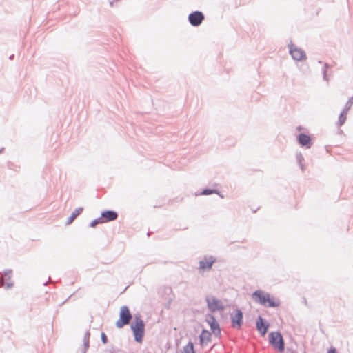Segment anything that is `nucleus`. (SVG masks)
<instances>
[{
	"label": "nucleus",
	"instance_id": "obj_1",
	"mask_svg": "<svg viewBox=\"0 0 353 353\" xmlns=\"http://www.w3.org/2000/svg\"><path fill=\"white\" fill-rule=\"evenodd\" d=\"M252 300L264 307H276L280 305V301L278 299L272 297L270 294L265 291L259 290L252 294Z\"/></svg>",
	"mask_w": 353,
	"mask_h": 353
},
{
	"label": "nucleus",
	"instance_id": "obj_2",
	"mask_svg": "<svg viewBox=\"0 0 353 353\" xmlns=\"http://www.w3.org/2000/svg\"><path fill=\"white\" fill-rule=\"evenodd\" d=\"M145 325L140 316H136L131 325V329L134 336V340L138 343H141L144 335Z\"/></svg>",
	"mask_w": 353,
	"mask_h": 353
},
{
	"label": "nucleus",
	"instance_id": "obj_3",
	"mask_svg": "<svg viewBox=\"0 0 353 353\" xmlns=\"http://www.w3.org/2000/svg\"><path fill=\"white\" fill-rule=\"evenodd\" d=\"M132 316L129 308L123 305L120 309L119 319L116 322V326L118 328H122L124 325L129 324Z\"/></svg>",
	"mask_w": 353,
	"mask_h": 353
},
{
	"label": "nucleus",
	"instance_id": "obj_4",
	"mask_svg": "<svg viewBox=\"0 0 353 353\" xmlns=\"http://www.w3.org/2000/svg\"><path fill=\"white\" fill-rule=\"evenodd\" d=\"M270 343L274 348L278 349L280 352H283L285 349L284 341L281 333L272 332L269 334Z\"/></svg>",
	"mask_w": 353,
	"mask_h": 353
},
{
	"label": "nucleus",
	"instance_id": "obj_5",
	"mask_svg": "<svg viewBox=\"0 0 353 353\" xmlns=\"http://www.w3.org/2000/svg\"><path fill=\"white\" fill-rule=\"evenodd\" d=\"M289 52L294 60L303 61L307 59L305 51L301 48L294 45L292 42L288 44Z\"/></svg>",
	"mask_w": 353,
	"mask_h": 353
},
{
	"label": "nucleus",
	"instance_id": "obj_6",
	"mask_svg": "<svg viewBox=\"0 0 353 353\" xmlns=\"http://www.w3.org/2000/svg\"><path fill=\"white\" fill-rule=\"evenodd\" d=\"M208 310L212 312L222 311L224 309L223 303L214 296H207L205 298Z\"/></svg>",
	"mask_w": 353,
	"mask_h": 353
},
{
	"label": "nucleus",
	"instance_id": "obj_7",
	"mask_svg": "<svg viewBox=\"0 0 353 353\" xmlns=\"http://www.w3.org/2000/svg\"><path fill=\"white\" fill-rule=\"evenodd\" d=\"M216 261V259L213 256H204L199 261L200 272H205L211 270L212 265Z\"/></svg>",
	"mask_w": 353,
	"mask_h": 353
},
{
	"label": "nucleus",
	"instance_id": "obj_8",
	"mask_svg": "<svg viewBox=\"0 0 353 353\" xmlns=\"http://www.w3.org/2000/svg\"><path fill=\"white\" fill-rule=\"evenodd\" d=\"M205 19V16L201 11H194L188 16V21L192 26H199Z\"/></svg>",
	"mask_w": 353,
	"mask_h": 353
},
{
	"label": "nucleus",
	"instance_id": "obj_9",
	"mask_svg": "<svg viewBox=\"0 0 353 353\" xmlns=\"http://www.w3.org/2000/svg\"><path fill=\"white\" fill-rule=\"evenodd\" d=\"M232 325L234 327L240 328L243 323V313L240 309H235L230 314Z\"/></svg>",
	"mask_w": 353,
	"mask_h": 353
},
{
	"label": "nucleus",
	"instance_id": "obj_10",
	"mask_svg": "<svg viewBox=\"0 0 353 353\" xmlns=\"http://www.w3.org/2000/svg\"><path fill=\"white\" fill-rule=\"evenodd\" d=\"M206 322L209 324L210 326V328L212 331V332L216 336H219L221 334V330L219 327V324L216 321V319L212 315H208L206 317Z\"/></svg>",
	"mask_w": 353,
	"mask_h": 353
},
{
	"label": "nucleus",
	"instance_id": "obj_11",
	"mask_svg": "<svg viewBox=\"0 0 353 353\" xmlns=\"http://www.w3.org/2000/svg\"><path fill=\"white\" fill-rule=\"evenodd\" d=\"M298 141L300 145L306 148H310L312 145L310 137L305 134H300L298 136Z\"/></svg>",
	"mask_w": 353,
	"mask_h": 353
},
{
	"label": "nucleus",
	"instance_id": "obj_12",
	"mask_svg": "<svg viewBox=\"0 0 353 353\" xmlns=\"http://www.w3.org/2000/svg\"><path fill=\"white\" fill-rule=\"evenodd\" d=\"M256 327L259 333L262 336H264L268 331L269 324L265 325L263 319L261 316H259L256 320Z\"/></svg>",
	"mask_w": 353,
	"mask_h": 353
},
{
	"label": "nucleus",
	"instance_id": "obj_13",
	"mask_svg": "<svg viewBox=\"0 0 353 353\" xmlns=\"http://www.w3.org/2000/svg\"><path fill=\"white\" fill-rule=\"evenodd\" d=\"M101 216L105 222H108L116 220L118 216V214L114 211L106 210L101 213Z\"/></svg>",
	"mask_w": 353,
	"mask_h": 353
},
{
	"label": "nucleus",
	"instance_id": "obj_14",
	"mask_svg": "<svg viewBox=\"0 0 353 353\" xmlns=\"http://www.w3.org/2000/svg\"><path fill=\"white\" fill-rule=\"evenodd\" d=\"M200 344L201 345H206L211 341V334L206 330H203L199 336Z\"/></svg>",
	"mask_w": 353,
	"mask_h": 353
},
{
	"label": "nucleus",
	"instance_id": "obj_15",
	"mask_svg": "<svg viewBox=\"0 0 353 353\" xmlns=\"http://www.w3.org/2000/svg\"><path fill=\"white\" fill-rule=\"evenodd\" d=\"M83 211V208H76L71 214L70 216L68 217L66 224L69 225L73 222L77 216H79Z\"/></svg>",
	"mask_w": 353,
	"mask_h": 353
},
{
	"label": "nucleus",
	"instance_id": "obj_16",
	"mask_svg": "<svg viewBox=\"0 0 353 353\" xmlns=\"http://www.w3.org/2000/svg\"><path fill=\"white\" fill-rule=\"evenodd\" d=\"M90 332L89 331H87L85 334H84V337H83V353H86L88 349L89 348V346H90Z\"/></svg>",
	"mask_w": 353,
	"mask_h": 353
},
{
	"label": "nucleus",
	"instance_id": "obj_17",
	"mask_svg": "<svg viewBox=\"0 0 353 353\" xmlns=\"http://www.w3.org/2000/svg\"><path fill=\"white\" fill-rule=\"evenodd\" d=\"M296 159L299 165L300 168L301 169L302 171H304L305 168V165L303 163L304 161V157L303 154L301 152L297 153L296 155Z\"/></svg>",
	"mask_w": 353,
	"mask_h": 353
},
{
	"label": "nucleus",
	"instance_id": "obj_18",
	"mask_svg": "<svg viewBox=\"0 0 353 353\" xmlns=\"http://www.w3.org/2000/svg\"><path fill=\"white\" fill-rule=\"evenodd\" d=\"M182 353H195L194 345L191 341L183 347Z\"/></svg>",
	"mask_w": 353,
	"mask_h": 353
},
{
	"label": "nucleus",
	"instance_id": "obj_19",
	"mask_svg": "<svg viewBox=\"0 0 353 353\" xmlns=\"http://www.w3.org/2000/svg\"><path fill=\"white\" fill-rule=\"evenodd\" d=\"M12 271L10 270H6L3 273V277L0 279V284L3 286L5 284L3 283V279L5 278L7 280H9L11 277Z\"/></svg>",
	"mask_w": 353,
	"mask_h": 353
},
{
	"label": "nucleus",
	"instance_id": "obj_20",
	"mask_svg": "<svg viewBox=\"0 0 353 353\" xmlns=\"http://www.w3.org/2000/svg\"><path fill=\"white\" fill-rule=\"evenodd\" d=\"M347 112L348 111H345V110L343 109L342 112L340 114L339 117V125L340 126L343 125L344 123L345 122V121H346V116H347Z\"/></svg>",
	"mask_w": 353,
	"mask_h": 353
},
{
	"label": "nucleus",
	"instance_id": "obj_21",
	"mask_svg": "<svg viewBox=\"0 0 353 353\" xmlns=\"http://www.w3.org/2000/svg\"><path fill=\"white\" fill-rule=\"evenodd\" d=\"M329 65L327 63H324V66H323V80L328 82V78H327V68H329Z\"/></svg>",
	"mask_w": 353,
	"mask_h": 353
},
{
	"label": "nucleus",
	"instance_id": "obj_22",
	"mask_svg": "<svg viewBox=\"0 0 353 353\" xmlns=\"http://www.w3.org/2000/svg\"><path fill=\"white\" fill-rule=\"evenodd\" d=\"M214 193H217V190H211V189H205L203 190V192L200 194L202 195H210Z\"/></svg>",
	"mask_w": 353,
	"mask_h": 353
},
{
	"label": "nucleus",
	"instance_id": "obj_23",
	"mask_svg": "<svg viewBox=\"0 0 353 353\" xmlns=\"http://www.w3.org/2000/svg\"><path fill=\"white\" fill-rule=\"evenodd\" d=\"M352 105H353V97L352 98H350L348 100V101L346 103L344 110H345V111H348L351 108V106Z\"/></svg>",
	"mask_w": 353,
	"mask_h": 353
},
{
	"label": "nucleus",
	"instance_id": "obj_24",
	"mask_svg": "<svg viewBox=\"0 0 353 353\" xmlns=\"http://www.w3.org/2000/svg\"><path fill=\"white\" fill-rule=\"evenodd\" d=\"M101 341H102L103 343H104V344L107 343V342H108L107 336L105 334V333H103V332L101 333Z\"/></svg>",
	"mask_w": 353,
	"mask_h": 353
},
{
	"label": "nucleus",
	"instance_id": "obj_25",
	"mask_svg": "<svg viewBox=\"0 0 353 353\" xmlns=\"http://www.w3.org/2000/svg\"><path fill=\"white\" fill-rule=\"evenodd\" d=\"M97 221V224L105 223L102 216L95 219Z\"/></svg>",
	"mask_w": 353,
	"mask_h": 353
},
{
	"label": "nucleus",
	"instance_id": "obj_26",
	"mask_svg": "<svg viewBox=\"0 0 353 353\" xmlns=\"http://www.w3.org/2000/svg\"><path fill=\"white\" fill-rule=\"evenodd\" d=\"M97 225V221H96L95 219H94V220H93V221L90 223V227H92V228H93V227H95Z\"/></svg>",
	"mask_w": 353,
	"mask_h": 353
},
{
	"label": "nucleus",
	"instance_id": "obj_27",
	"mask_svg": "<svg viewBox=\"0 0 353 353\" xmlns=\"http://www.w3.org/2000/svg\"><path fill=\"white\" fill-rule=\"evenodd\" d=\"M97 225V221H96L95 219H94V220H93V221L90 223V227H92V228H93V227H95Z\"/></svg>",
	"mask_w": 353,
	"mask_h": 353
},
{
	"label": "nucleus",
	"instance_id": "obj_28",
	"mask_svg": "<svg viewBox=\"0 0 353 353\" xmlns=\"http://www.w3.org/2000/svg\"><path fill=\"white\" fill-rule=\"evenodd\" d=\"M6 288L9 289V288H11L12 287L13 284L11 282H7L6 283Z\"/></svg>",
	"mask_w": 353,
	"mask_h": 353
},
{
	"label": "nucleus",
	"instance_id": "obj_29",
	"mask_svg": "<svg viewBox=\"0 0 353 353\" xmlns=\"http://www.w3.org/2000/svg\"><path fill=\"white\" fill-rule=\"evenodd\" d=\"M327 353H336V349L332 347L327 350Z\"/></svg>",
	"mask_w": 353,
	"mask_h": 353
},
{
	"label": "nucleus",
	"instance_id": "obj_30",
	"mask_svg": "<svg viewBox=\"0 0 353 353\" xmlns=\"http://www.w3.org/2000/svg\"><path fill=\"white\" fill-rule=\"evenodd\" d=\"M286 353H296L292 350H287Z\"/></svg>",
	"mask_w": 353,
	"mask_h": 353
},
{
	"label": "nucleus",
	"instance_id": "obj_31",
	"mask_svg": "<svg viewBox=\"0 0 353 353\" xmlns=\"http://www.w3.org/2000/svg\"><path fill=\"white\" fill-rule=\"evenodd\" d=\"M4 150L3 148H2L1 149H0V153H1L3 152V150Z\"/></svg>",
	"mask_w": 353,
	"mask_h": 353
}]
</instances>
